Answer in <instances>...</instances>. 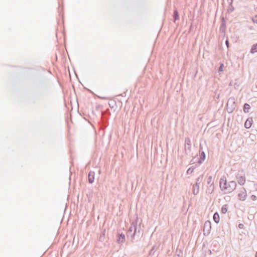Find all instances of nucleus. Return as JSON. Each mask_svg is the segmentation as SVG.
Returning a JSON list of instances; mask_svg holds the SVG:
<instances>
[{"mask_svg": "<svg viewBox=\"0 0 257 257\" xmlns=\"http://www.w3.org/2000/svg\"><path fill=\"white\" fill-rule=\"evenodd\" d=\"M220 187L225 193H228L232 192L235 188L236 183L234 181H231L230 179L227 180V178H222L220 181Z\"/></svg>", "mask_w": 257, "mask_h": 257, "instance_id": "f257e3e1", "label": "nucleus"}, {"mask_svg": "<svg viewBox=\"0 0 257 257\" xmlns=\"http://www.w3.org/2000/svg\"><path fill=\"white\" fill-rule=\"evenodd\" d=\"M252 122H253V120H252V118L250 117V118H247L244 123L245 127L246 128H249L251 126V125L252 124Z\"/></svg>", "mask_w": 257, "mask_h": 257, "instance_id": "f03ea898", "label": "nucleus"}, {"mask_svg": "<svg viewBox=\"0 0 257 257\" xmlns=\"http://www.w3.org/2000/svg\"><path fill=\"white\" fill-rule=\"evenodd\" d=\"M205 228L207 229V233H209L211 228V222L209 221H207L204 223V231H205Z\"/></svg>", "mask_w": 257, "mask_h": 257, "instance_id": "7ed1b4c3", "label": "nucleus"}, {"mask_svg": "<svg viewBox=\"0 0 257 257\" xmlns=\"http://www.w3.org/2000/svg\"><path fill=\"white\" fill-rule=\"evenodd\" d=\"M213 220L216 223H218L220 221V217L218 213L216 212L213 215Z\"/></svg>", "mask_w": 257, "mask_h": 257, "instance_id": "20e7f679", "label": "nucleus"}, {"mask_svg": "<svg viewBox=\"0 0 257 257\" xmlns=\"http://www.w3.org/2000/svg\"><path fill=\"white\" fill-rule=\"evenodd\" d=\"M250 108V105L247 103H245L243 106V111L245 113L248 112L249 109Z\"/></svg>", "mask_w": 257, "mask_h": 257, "instance_id": "39448f33", "label": "nucleus"}, {"mask_svg": "<svg viewBox=\"0 0 257 257\" xmlns=\"http://www.w3.org/2000/svg\"><path fill=\"white\" fill-rule=\"evenodd\" d=\"M228 207L227 205H223L221 208V213L225 214L227 212Z\"/></svg>", "mask_w": 257, "mask_h": 257, "instance_id": "423d86ee", "label": "nucleus"}, {"mask_svg": "<svg viewBox=\"0 0 257 257\" xmlns=\"http://www.w3.org/2000/svg\"><path fill=\"white\" fill-rule=\"evenodd\" d=\"M251 53L257 52V44L253 45L250 51Z\"/></svg>", "mask_w": 257, "mask_h": 257, "instance_id": "0eeeda50", "label": "nucleus"}, {"mask_svg": "<svg viewBox=\"0 0 257 257\" xmlns=\"http://www.w3.org/2000/svg\"><path fill=\"white\" fill-rule=\"evenodd\" d=\"M174 15L175 21L179 19V14H178V12L176 10L174 11Z\"/></svg>", "mask_w": 257, "mask_h": 257, "instance_id": "6e6552de", "label": "nucleus"}, {"mask_svg": "<svg viewBox=\"0 0 257 257\" xmlns=\"http://www.w3.org/2000/svg\"><path fill=\"white\" fill-rule=\"evenodd\" d=\"M252 20L253 23L257 24V15L254 16L252 18Z\"/></svg>", "mask_w": 257, "mask_h": 257, "instance_id": "1a4fd4ad", "label": "nucleus"}, {"mask_svg": "<svg viewBox=\"0 0 257 257\" xmlns=\"http://www.w3.org/2000/svg\"><path fill=\"white\" fill-rule=\"evenodd\" d=\"M94 178H89V182L90 183H92L94 182Z\"/></svg>", "mask_w": 257, "mask_h": 257, "instance_id": "9d476101", "label": "nucleus"}, {"mask_svg": "<svg viewBox=\"0 0 257 257\" xmlns=\"http://www.w3.org/2000/svg\"><path fill=\"white\" fill-rule=\"evenodd\" d=\"M122 239V241L124 240V239H125L124 235H122V234L120 235L119 239Z\"/></svg>", "mask_w": 257, "mask_h": 257, "instance_id": "9b49d317", "label": "nucleus"}, {"mask_svg": "<svg viewBox=\"0 0 257 257\" xmlns=\"http://www.w3.org/2000/svg\"><path fill=\"white\" fill-rule=\"evenodd\" d=\"M228 105V104H227V105ZM227 111H228V112H229V113H231V112H232L233 111V109H229V108L228 107V106L227 107Z\"/></svg>", "mask_w": 257, "mask_h": 257, "instance_id": "f8f14e48", "label": "nucleus"}, {"mask_svg": "<svg viewBox=\"0 0 257 257\" xmlns=\"http://www.w3.org/2000/svg\"><path fill=\"white\" fill-rule=\"evenodd\" d=\"M223 64H221L219 67V71H222L223 70Z\"/></svg>", "mask_w": 257, "mask_h": 257, "instance_id": "ddd939ff", "label": "nucleus"}, {"mask_svg": "<svg viewBox=\"0 0 257 257\" xmlns=\"http://www.w3.org/2000/svg\"><path fill=\"white\" fill-rule=\"evenodd\" d=\"M225 43H226V45L227 48H228L229 47V42H228V41L226 40V42H225Z\"/></svg>", "mask_w": 257, "mask_h": 257, "instance_id": "4468645a", "label": "nucleus"}, {"mask_svg": "<svg viewBox=\"0 0 257 257\" xmlns=\"http://www.w3.org/2000/svg\"><path fill=\"white\" fill-rule=\"evenodd\" d=\"M243 224H239V225H238L239 227V228H242L243 227Z\"/></svg>", "mask_w": 257, "mask_h": 257, "instance_id": "2eb2a0df", "label": "nucleus"}, {"mask_svg": "<svg viewBox=\"0 0 257 257\" xmlns=\"http://www.w3.org/2000/svg\"><path fill=\"white\" fill-rule=\"evenodd\" d=\"M255 257H257V252H256V254H255Z\"/></svg>", "mask_w": 257, "mask_h": 257, "instance_id": "dca6fc26", "label": "nucleus"}]
</instances>
